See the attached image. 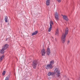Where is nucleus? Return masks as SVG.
Listing matches in <instances>:
<instances>
[{"label":"nucleus","instance_id":"1","mask_svg":"<svg viewBox=\"0 0 80 80\" xmlns=\"http://www.w3.org/2000/svg\"><path fill=\"white\" fill-rule=\"evenodd\" d=\"M68 33V28H66L65 31V33H63L62 35L61 38V40L62 43H64L65 42V38H66V36L67 35Z\"/></svg>","mask_w":80,"mask_h":80},{"label":"nucleus","instance_id":"2","mask_svg":"<svg viewBox=\"0 0 80 80\" xmlns=\"http://www.w3.org/2000/svg\"><path fill=\"white\" fill-rule=\"evenodd\" d=\"M37 64H38V62L37 60L34 61L32 62V66L34 68H36V67H37Z\"/></svg>","mask_w":80,"mask_h":80},{"label":"nucleus","instance_id":"3","mask_svg":"<svg viewBox=\"0 0 80 80\" xmlns=\"http://www.w3.org/2000/svg\"><path fill=\"white\" fill-rule=\"evenodd\" d=\"M54 73H57V74L56 75L58 77H60V70L58 68H56L54 70Z\"/></svg>","mask_w":80,"mask_h":80},{"label":"nucleus","instance_id":"4","mask_svg":"<svg viewBox=\"0 0 80 80\" xmlns=\"http://www.w3.org/2000/svg\"><path fill=\"white\" fill-rule=\"evenodd\" d=\"M53 24V22L51 21H50V27L48 29V31L49 32H50L51 31V30H52V26Z\"/></svg>","mask_w":80,"mask_h":80},{"label":"nucleus","instance_id":"5","mask_svg":"<svg viewBox=\"0 0 80 80\" xmlns=\"http://www.w3.org/2000/svg\"><path fill=\"white\" fill-rule=\"evenodd\" d=\"M55 17L56 20H58V14L57 12H56L55 13Z\"/></svg>","mask_w":80,"mask_h":80},{"label":"nucleus","instance_id":"6","mask_svg":"<svg viewBox=\"0 0 80 80\" xmlns=\"http://www.w3.org/2000/svg\"><path fill=\"white\" fill-rule=\"evenodd\" d=\"M46 69H48V68L52 69V65L50 64H48L47 66L46 67Z\"/></svg>","mask_w":80,"mask_h":80},{"label":"nucleus","instance_id":"7","mask_svg":"<svg viewBox=\"0 0 80 80\" xmlns=\"http://www.w3.org/2000/svg\"><path fill=\"white\" fill-rule=\"evenodd\" d=\"M55 75V72H49L48 73V76H50V75Z\"/></svg>","mask_w":80,"mask_h":80},{"label":"nucleus","instance_id":"8","mask_svg":"<svg viewBox=\"0 0 80 80\" xmlns=\"http://www.w3.org/2000/svg\"><path fill=\"white\" fill-rule=\"evenodd\" d=\"M46 53L48 55H50V50L49 48H48V49L46 52Z\"/></svg>","mask_w":80,"mask_h":80},{"label":"nucleus","instance_id":"9","mask_svg":"<svg viewBox=\"0 0 80 80\" xmlns=\"http://www.w3.org/2000/svg\"><path fill=\"white\" fill-rule=\"evenodd\" d=\"M62 16L64 20H66V21H68V18L67 16H66V15H62Z\"/></svg>","mask_w":80,"mask_h":80},{"label":"nucleus","instance_id":"10","mask_svg":"<svg viewBox=\"0 0 80 80\" xmlns=\"http://www.w3.org/2000/svg\"><path fill=\"white\" fill-rule=\"evenodd\" d=\"M45 49H43L41 51V53L42 56H45Z\"/></svg>","mask_w":80,"mask_h":80},{"label":"nucleus","instance_id":"11","mask_svg":"<svg viewBox=\"0 0 80 80\" xmlns=\"http://www.w3.org/2000/svg\"><path fill=\"white\" fill-rule=\"evenodd\" d=\"M8 47V45L6 44L4 46H3V48H4V50H5Z\"/></svg>","mask_w":80,"mask_h":80},{"label":"nucleus","instance_id":"12","mask_svg":"<svg viewBox=\"0 0 80 80\" xmlns=\"http://www.w3.org/2000/svg\"><path fill=\"white\" fill-rule=\"evenodd\" d=\"M46 5L48 6L50 5V0H47L46 2Z\"/></svg>","mask_w":80,"mask_h":80},{"label":"nucleus","instance_id":"13","mask_svg":"<svg viewBox=\"0 0 80 80\" xmlns=\"http://www.w3.org/2000/svg\"><path fill=\"white\" fill-rule=\"evenodd\" d=\"M4 50H5L4 49V48H2V49L0 50V53L2 54H3V53L4 52Z\"/></svg>","mask_w":80,"mask_h":80},{"label":"nucleus","instance_id":"14","mask_svg":"<svg viewBox=\"0 0 80 80\" xmlns=\"http://www.w3.org/2000/svg\"><path fill=\"white\" fill-rule=\"evenodd\" d=\"M38 31H35L34 32H33L32 33V35L33 36V35H36L37 34V33H38Z\"/></svg>","mask_w":80,"mask_h":80},{"label":"nucleus","instance_id":"15","mask_svg":"<svg viewBox=\"0 0 80 80\" xmlns=\"http://www.w3.org/2000/svg\"><path fill=\"white\" fill-rule=\"evenodd\" d=\"M4 57H5V56L4 55H3L0 58V62H2V60L4 58Z\"/></svg>","mask_w":80,"mask_h":80},{"label":"nucleus","instance_id":"16","mask_svg":"<svg viewBox=\"0 0 80 80\" xmlns=\"http://www.w3.org/2000/svg\"><path fill=\"white\" fill-rule=\"evenodd\" d=\"M5 22H8V17L7 16L5 17Z\"/></svg>","mask_w":80,"mask_h":80},{"label":"nucleus","instance_id":"17","mask_svg":"<svg viewBox=\"0 0 80 80\" xmlns=\"http://www.w3.org/2000/svg\"><path fill=\"white\" fill-rule=\"evenodd\" d=\"M55 35H58V28H57L56 31Z\"/></svg>","mask_w":80,"mask_h":80},{"label":"nucleus","instance_id":"18","mask_svg":"<svg viewBox=\"0 0 80 80\" xmlns=\"http://www.w3.org/2000/svg\"><path fill=\"white\" fill-rule=\"evenodd\" d=\"M50 65H53L54 64V61L52 60L50 62Z\"/></svg>","mask_w":80,"mask_h":80},{"label":"nucleus","instance_id":"19","mask_svg":"<svg viewBox=\"0 0 80 80\" xmlns=\"http://www.w3.org/2000/svg\"><path fill=\"white\" fill-rule=\"evenodd\" d=\"M6 73V71H4L2 73V75H3V76L5 75Z\"/></svg>","mask_w":80,"mask_h":80},{"label":"nucleus","instance_id":"20","mask_svg":"<svg viewBox=\"0 0 80 80\" xmlns=\"http://www.w3.org/2000/svg\"><path fill=\"white\" fill-rule=\"evenodd\" d=\"M58 2H59V3H60L62 1V0H56Z\"/></svg>","mask_w":80,"mask_h":80},{"label":"nucleus","instance_id":"21","mask_svg":"<svg viewBox=\"0 0 80 80\" xmlns=\"http://www.w3.org/2000/svg\"><path fill=\"white\" fill-rule=\"evenodd\" d=\"M5 80H9V79H8V77H6Z\"/></svg>","mask_w":80,"mask_h":80},{"label":"nucleus","instance_id":"22","mask_svg":"<svg viewBox=\"0 0 80 80\" xmlns=\"http://www.w3.org/2000/svg\"><path fill=\"white\" fill-rule=\"evenodd\" d=\"M70 43V41H68V43Z\"/></svg>","mask_w":80,"mask_h":80},{"label":"nucleus","instance_id":"23","mask_svg":"<svg viewBox=\"0 0 80 80\" xmlns=\"http://www.w3.org/2000/svg\"><path fill=\"white\" fill-rule=\"evenodd\" d=\"M55 41H56V42H57V38H55Z\"/></svg>","mask_w":80,"mask_h":80},{"label":"nucleus","instance_id":"24","mask_svg":"<svg viewBox=\"0 0 80 80\" xmlns=\"http://www.w3.org/2000/svg\"><path fill=\"white\" fill-rule=\"evenodd\" d=\"M8 39V38H6V41H7Z\"/></svg>","mask_w":80,"mask_h":80}]
</instances>
